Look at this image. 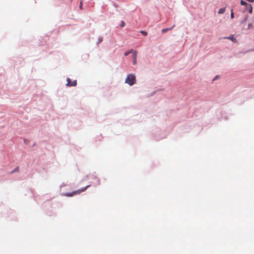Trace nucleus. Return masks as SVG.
Returning <instances> with one entry per match:
<instances>
[{
    "instance_id": "f257e3e1",
    "label": "nucleus",
    "mask_w": 254,
    "mask_h": 254,
    "mask_svg": "<svg viewBox=\"0 0 254 254\" xmlns=\"http://www.w3.org/2000/svg\"><path fill=\"white\" fill-rule=\"evenodd\" d=\"M89 186H90V185H87L85 187L81 188V189H79L77 190L73 191L71 192L65 193L63 195H64V196H67V197H71V196H73L74 195L80 194L82 192L84 191Z\"/></svg>"
},
{
    "instance_id": "f03ea898",
    "label": "nucleus",
    "mask_w": 254,
    "mask_h": 254,
    "mask_svg": "<svg viewBox=\"0 0 254 254\" xmlns=\"http://www.w3.org/2000/svg\"><path fill=\"white\" fill-rule=\"evenodd\" d=\"M136 82V77L134 74L128 75V84L130 86L133 85Z\"/></svg>"
},
{
    "instance_id": "7ed1b4c3",
    "label": "nucleus",
    "mask_w": 254,
    "mask_h": 254,
    "mask_svg": "<svg viewBox=\"0 0 254 254\" xmlns=\"http://www.w3.org/2000/svg\"><path fill=\"white\" fill-rule=\"evenodd\" d=\"M66 81H67V83L66 84V86H76V85H77V81L76 80H73V81H71V79L69 78V77H67L66 78Z\"/></svg>"
},
{
    "instance_id": "20e7f679",
    "label": "nucleus",
    "mask_w": 254,
    "mask_h": 254,
    "mask_svg": "<svg viewBox=\"0 0 254 254\" xmlns=\"http://www.w3.org/2000/svg\"><path fill=\"white\" fill-rule=\"evenodd\" d=\"M132 52V60H133V64H136V51H131Z\"/></svg>"
},
{
    "instance_id": "39448f33",
    "label": "nucleus",
    "mask_w": 254,
    "mask_h": 254,
    "mask_svg": "<svg viewBox=\"0 0 254 254\" xmlns=\"http://www.w3.org/2000/svg\"><path fill=\"white\" fill-rule=\"evenodd\" d=\"M246 8L249 10V12L251 13L253 11V7L251 4H249L246 6Z\"/></svg>"
},
{
    "instance_id": "423d86ee",
    "label": "nucleus",
    "mask_w": 254,
    "mask_h": 254,
    "mask_svg": "<svg viewBox=\"0 0 254 254\" xmlns=\"http://www.w3.org/2000/svg\"><path fill=\"white\" fill-rule=\"evenodd\" d=\"M175 26V25H174L172 27L170 28H164V29H163L162 30V32L163 33H164L168 31H170V30H171L172 29V28Z\"/></svg>"
},
{
    "instance_id": "0eeeda50",
    "label": "nucleus",
    "mask_w": 254,
    "mask_h": 254,
    "mask_svg": "<svg viewBox=\"0 0 254 254\" xmlns=\"http://www.w3.org/2000/svg\"><path fill=\"white\" fill-rule=\"evenodd\" d=\"M103 38L102 37H99L98 38V41L97 42V45H98L100 43L103 41Z\"/></svg>"
},
{
    "instance_id": "6e6552de",
    "label": "nucleus",
    "mask_w": 254,
    "mask_h": 254,
    "mask_svg": "<svg viewBox=\"0 0 254 254\" xmlns=\"http://www.w3.org/2000/svg\"><path fill=\"white\" fill-rule=\"evenodd\" d=\"M225 11V8H220L219 11H218V13L219 14H223V13H224Z\"/></svg>"
},
{
    "instance_id": "1a4fd4ad",
    "label": "nucleus",
    "mask_w": 254,
    "mask_h": 254,
    "mask_svg": "<svg viewBox=\"0 0 254 254\" xmlns=\"http://www.w3.org/2000/svg\"><path fill=\"white\" fill-rule=\"evenodd\" d=\"M227 38L231 40L233 42L236 41V39L233 37V36H231Z\"/></svg>"
},
{
    "instance_id": "9d476101",
    "label": "nucleus",
    "mask_w": 254,
    "mask_h": 254,
    "mask_svg": "<svg viewBox=\"0 0 254 254\" xmlns=\"http://www.w3.org/2000/svg\"><path fill=\"white\" fill-rule=\"evenodd\" d=\"M19 171V167H16L13 171H12L10 173H13L15 172H18Z\"/></svg>"
},
{
    "instance_id": "9b49d317",
    "label": "nucleus",
    "mask_w": 254,
    "mask_h": 254,
    "mask_svg": "<svg viewBox=\"0 0 254 254\" xmlns=\"http://www.w3.org/2000/svg\"><path fill=\"white\" fill-rule=\"evenodd\" d=\"M241 4L242 5H246V6H247V5H249V4H248L247 3V2H245V1H244L243 0H241Z\"/></svg>"
},
{
    "instance_id": "f8f14e48",
    "label": "nucleus",
    "mask_w": 254,
    "mask_h": 254,
    "mask_svg": "<svg viewBox=\"0 0 254 254\" xmlns=\"http://www.w3.org/2000/svg\"><path fill=\"white\" fill-rule=\"evenodd\" d=\"M125 25H126L125 22L124 21H122L120 26L121 27H123L125 26Z\"/></svg>"
},
{
    "instance_id": "ddd939ff",
    "label": "nucleus",
    "mask_w": 254,
    "mask_h": 254,
    "mask_svg": "<svg viewBox=\"0 0 254 254\" xmlns=\"http://www.w3.org/2000/svg\"><path fill=\"white\" fill-rule=\"evenodd\" d=\"M140 32L141 34H142L144 36L147 35V32L144 31H141Z\"/></svg>"
},
{
    "instance_id": "4468645a",
    "label": "nucleus",
    "mask_w": 254,
    "mask_h": 254,
    "mask_svg": "<svg viewBox=\"0 0 254 254\" xmlns=\"http://www.w3.org/2000/svg\"><path fill=\"white\" fill-rule=\"evenodd\" d=\"M234 13L232 12H231V17L232 18H234Z\"/></svg>"
},
{
    "instance_id": "2eb2a0df",
    "label": "nucleus",
    "mask_w": 254,
    "mask_h": 254,
    "mask_svg": "<svg viewBox=\"0 0 254 254\" xmlns=\"http://www.w3.org/2000/svg\"><path fill=\"white\" fill-rule=\"evenodd\" d=\"M79 8H82V2H80V3Z\"/></svg>"
},
{
    "instance_id": "dca6fc26",
    "label": "nucleus",
    "mask_w": 254,
    "mask_h": 254,
    "mask_svg": "<svg viewBox=\"0 0 254 254\" xmlns=\"http://www.w3.org/2000/svg\"><path fill=\"white\" fill-rule=\"evenodd\" d=\"M127 51L125 52V53H124V55L125 56H127Z\"/></svg>"
},
{
    "instance_id": "f3484780",
    "label": "nucleus",
    "mask_w": 254,
    "mask_h": 254,
    "mask_svg": "<svg viewBox=\"0 0 254 254\" xmlns=\"http://www.w3.org/2000/svg\"><path fill=\"white\" fill-rule=\"evenodd\" d=\"M125 83H127V77H126V78L125 79Z\"/></svg>"
},
{
    "instance_id": "a211bd4d",
    "label": "nucleus",
    "mask_w": 254,
    "mask_h": 254,
    "mask_svg": "<svg viewBox=\"0 0 254 254\" xmlns=\"http://www.w3.org/2000/svg\"><path fill=\"white\" fill-rule=\"evenodd\" d=\"M216 78H217V76H216L215 77V78H214V79H216Z\"/></svg>"
}]
</instances>
